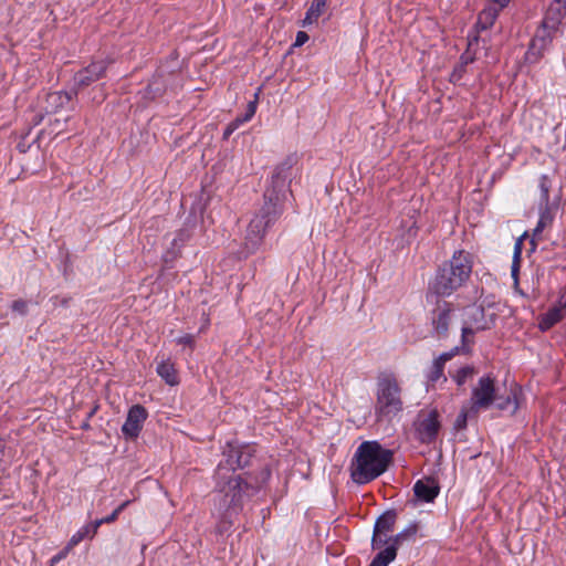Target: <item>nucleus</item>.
<instances>
[{"mask_svg":"<svg viewBox=\"0 0 566 566\" xmlns=\"http://www.w3.org/2000/svg\"><path fill=\"white\" fill-rule=\"evenodd\" d=\"M293 160L287 158L276 166L271 184L263 195V203L251 219L244 237L242 253L244 258L255 253L263 243L269 230L280 220L284 212V202L292 176Z\"/></svg>","mask_w":566,"mask_h":566,"instance_id":"f257e3e1","label":"nucleus"},{"mask_svg":"<svg viewBox=\"0 0 566 566\" xmlns=\"http://www.w3.org/2000/svg\"><path fill=\"white\" fill-rule=\"evenodd\" d=\"M216 492L219 494V511L224 518L238 515L260 490L259 479L251 472L235 474L223 470L222 465L216 469Z\"/></svg>","mask_w":566,"mask_h":566,"instance_id":"f03ea898","label":"nucleus"},{"mask_svg":"<svg viewBox=\"0 0 566 566\" xmlns=\"http://www.w3.org/2000/svg\"><path fill=\"white\" fill-rule=\"evenodd\" d=\"M472 264V255L469 252L455 251L449 261L439 266L429 283L427 301L430 302L432 297L450 296L460 289L469 280Z\"/></svg>","mask_w":566,"mask_h":566,"instance_id":"7ed1b4c3","label":"nucleus"},{"mask_svg":"<svg viewBox=\"0 0 566 566\" xmlns=\"http://www.w3.org/2000/svg\"><path fill=\"white\" fill-rule=\"evenodd\" d=\"M391 461L392 452L378 441H364L350 463L352 480L359 485L367 484L385 473Z\"/></svg>","mask_w":566,"mask_h":566,"instance_id":"20e7f679","label":"nucleus"},{"mask_svg":"<svg viewBox=\"0 0 566 566\" xmlns=\"http://www.w3.org/2000/svg\"><path fill=\"white\" fill-rule=\"evenodd\" d=\"M401 389L392 375L380 377L377 382L375 412L378 419L397 415L402 410Z\"/></svg>","mask_w":566,"mask_h":566,"instance_id":"39448f33","label":"nucleus"},{"mask_svg":"<svg viewBox=\"0 0 566 566\" xmlns=\"http://www.w3.org/2000/svg\"><path fill=\"white\" fill-rule=\"evenodd\" d=\"M255 458V449L251 444H241L237 441L227 442L222 450V465L224 471L235 472L252 465Z\"/></svg>","mask_w":566,"mask_h":566,"instance_id":"423d86ee","label":"nucleus"},{"mask_svg":"<svg viewBox=\"0 0 566 566\" xmlns=\"http://www.w3.org/2000/svg\"><path fill=\"white\" fill-rule=\"evenodd\" d=\"M436 305L430 312V319L433 334L437 338H447L449 327L455 315V306L453 303L436 297Z\"/></svg>","mask_w":566,"mask_h":566,"instance_id":"0eeeda50","label":"nucleus"},{"mask_svg":"<svg viewBox=\"0 0 566 566\" xmlns=\"http://www.w3.org/2000/svg\"><path fill=\"white\" fill-rule=\"evenodd\" d=\"M495 400V379L490 375L483 376L472 389L470 411L476 416L480 410L489 409Z\"/></svg>","mask_w":566,"mask_h":566,"instance_id":"6e6552de","label":"nucleus"},{"mask_svg":"<svg viewBox=\"0 0 566 566\" xmlns=\"http://www.w3.org/2000/svg\"><path fill=\"white\" fill-rule=\"evenodd\" d=\"M108 62L105 60L93 61L87 66L77 71L74 75V88L76 94L93 83L103 78L106 74Z\"/></svg>","mask_w":566,"mask_h":566,"instance_id":"1a4fd4ad","label":"nucleus"},{"mask_svg":"<svg viewBox=\"0 0 566 566\" xmlns=\"http://www.w3.org/2000/svg\"><path fill=\"white\" fill-rule=\"evenodd\" d=\"M557 36V34L538 27L525 53L526 62L532 64L537 63L544 56V53L547 51L553 40Z\"/></svg>","mask_w":566,"mask_h":566,"instance_id":"9d476101","label":"nucleus"},{"mask_svg":"<svg viewBox=\"0 0 566 566\" xmlns=\"http://www.w3.org/2000/svg\"><path fill=\"white\" fill-rule=\"evenodd\" d=\"M147 417L148 412L142 405H134L129 408L126 420L122 426V432L126 440L138 438Z\"/></svg>","mask_w":566,"mask_h":566,"instance_id":"9b49d317","label":"nucleus"},{"mask_svg":"<svg viewBox=\"0 0 566 566\" xmlns=\"http://www.w3.org/2000/svg\"><path fill=\"white\" fill-rule=\"evenodd\" d=\"M439 412L437 409L429 411L428 416L422 419L417 428L419 439L423 443H430L436 440L440 430Z\"/></svg>","mask_w":566,"mask_h":566,"instance_id":"f8f14e48","label":"nucleus"},{"mask_svg":"<svg viewBox=\"0 0 566 566\" xmlns=\"http://www.w3.org/2000/svg\"><path fill=\"white\" fill-rule=\"evenodd\" d=\"M76 96V91H57V92H50L45 95L44 99V111L50 113H56L62 108H65L67 105H71V108H74L73 106V98Z\"/></svg>","mask_w":566,"mask_h":566,"instance_id":"ddd939ff","label":"nucleus"},{"mask_svg":"<svg viewBox=\"0 0 566 566\" xmlns=\"http://www.w3.org/2000/svg\"><path fill=\"white\" fill-rule=\"evenodd\" d=\"M439 492V482L432 476L418 480L413 485L415 496L417 500L421 502H433L434 499L438 496Z\"/></svg>","mask_w":566,"mask_h":566,"instance_id":"4468645a","label":"nucleus"},{"mask_svg":"<svg viewBox=\"0 0 566 566\" xmlns=\"http://www.w3.org/2000/svg\"><path fill=\"white\" fill-rule=\"evenodd\" d=\"M397 517L398 515L396 510H387L377 517L373 533L377 535V533L392 532L397 522Z\"/></svg>","mask_w":566,"mask_h":566,"instance_id":"2eb2a0df","label":"nucleus"},{"mask_svg":"<svg viewBox=\"0 0 566 566\" xmlns=\"http://www.w3.org/2000/svg\"><path fill=\"white\" fill-rule=\"evenodd\" d=\"M500 10L496 9L494 4H488L478 15V21L475 23V29L478 31H484L491 28L497 15Z\"/></svg>","mask_w":566,"mask_h":566,"instance_id":"dca6fc26","label":"nucleus"},{"mask_svg":"<svg viewBox=\"0 0 566 566\" xmlns=\"http://www.w3.org/2000/svg\"><path fill=\"white\" fill-rule=\"evenodd\" d=\"M564 317L563 311H560V306L551 307L545 314H543L538 322V328L542 332H547L554 325L562 321Z\"/></svg>","mask_w":566,"mask_h":566,"instance_id":"f3484780","label":"nucleus"},{"mask_svg":"<svg viewBox=\"0 0 566 566\" xmlns=\"http://www.w3.org/2000/svg\"><path fill=\"white\" fill-rule=\"evenodd\" d=\"M157 374L169 386H175L179 382L175 366L169 360H163L157 365Z\"/></svg>","mask_w":566,"mask_h":566,"instance_id":"a211bd4d","label":"nucleus"},{"mask_svg":"<svg viewBox=\"0 0 566 566\" xmlns=\"http://www.w3.org/2000/svg\"><path fill=\"white\" fill-rule=\"evenodd\" d=\"M397 557V551L394 546H386L376 554L368 566H388Z\"/></svg>","mask_w":566,"mask_h":566,"instance_id":"6ab92c4d","label":"nucleus"},{"mask_svg":"<svg viewBox=\"0 0 566 566\" xmlns=\"http://www.w3.org/2000/svg\"><path fill=\"white\" fill-rule=\"evenodd\" d=\"M418 532V524L411 523L405 530L397 533L396 535H391V545L398 552V548L403 544V542L411 539Z\"/></svg>","mask_w":566,"mask_h":566,"instance_id":"aec40b11","label":"nucleus"},{"mask_svg":"<svg viewBox=\"0 0 566 566\" xmlns=\"http://www.w3.org/2000/svg\"><path fill=\"white\" fill-rule=\"evenodd\" d=\"M99 527V523H91L84 525L70 539L69 546L73 547L81 543L87 536H94Z\"/></svg>","mask_w":566,"mask_h":566,"instance_id":"412c9836","label":"nucleus"},{"mask_svg":"<svg viewBox=\"0 0 566 566\" xmlns=\"http://www.w3.org/2000/svg\"><path fill=\"white\" fill-rule=\"evenodd\" d=\"M448 355H440L432 363L430 371L428 374V380L432 384L437 382L443 377L444 364L448 361Z\"/></svg>","mask_w":566,"mask_h":566,"instance_id":"4be33fe9","label":"nucleus"},{"mask_svg":"<svg viewBox=\"0 0 566 566\" xmlns=\"http://www.w3.org/2000/svg\"><path fill=\"white\" fill-rule=\"evenodd\" d=\"M191 238V232L188 229H181L178 231L176 238L172 240V249L166 254V259L171 255V259L177 256L179 249Z\"/></svg>","mask_w":566,"mask_h":566,"instance_id":"5701e85b","label":"nucleus"},{"mask_svg":"<svg viewBox=\"0 0 566 566\" xmlns=\"http://www.w3.org/2000/svg\"><path fill=\"white\" fill-rule=\"evenodd\" d=\"M539 207L549 205V190H551V180L547 175H542L539 178Z\"/></svg>","mask_w":566,"mask_h":566,"instance_id":"b1692460","label":"nucleus"},{"mask_svg":"<svg viewBox=\"0 0 566 566\" xmlns=\"http://www.w3.org/2000/svg\"><path fill=\"white\" fill-rule=\"evenodd\" d=\"M496 405V408L499 410H506L509 409L511 406H513L512 408V412L514 413L517 408H518V403H517V399H516V394L515 391H513L511 395H509L507 397L505 398H502V397H497L496 396V400L494 402Z\"/></svg>","mask_w":566,"mask_h":566,"instance_id":"393cba45","label":"nucleus"},{"mask_svg":"<svg viewBox=\"0 0 566 566\" xmlns=\"http://www.w3.org/2000/svg\"><path fill=\"white\" fill-rule=\"evenodd\" d=\"M165 91L163 81L160 76H155L153 81L147 86V94L155 98L157 96H160Z\"/></svg>","mask_w":566,"mask_h":566,"instance_id":"a878e982","label":"nucleus"},{"mask_svg":"<svg viewBox=\"0 0 566 566\" xmlns=\"http://www.w3.org/2000/svg\"><path fill=\"white\" fill-rule=\"evenodd\" d=\"M539 27H542V28L551 31V33H555L557 35L563 33L560 21L554 20L546 14H545L544 19L542 20Z\"/></svg>","mask_w":566,"mask_h":566,"instance_id":"bb28decb","label":"nucleus"},{"mask_svg":"<svg viewBox=\"0 0 566 566\" xmlns=\"http://www.w3.org/2000/svg\"><path fill=\"white\" fill-rule=\"evenodd\" d=\"M475 373V369L472 366H463L461 367L457 374L453 376L454 381L459 387L463 386L469 377H471Z\"/></svg>","mask_w":566,"mask_h":566,"instance_id":"cd10ccee","label":"nucleus"},{"mask_svg":"<svg viewBox=\"0 0 566 566\" xmlns=\"http://www.w3.org/2000/svg\"><path fill=\"white\" fill-rule=\"evenodd\" d=\"M385 545H391V536L388 535V533H373L371 536V548L373 549H380Z\"/></svg>","mask_w":566,"mask_h":566,"instance_id":"c85d7f7f","label":"nucleus"},{"mask_svg":"<svg viewBox=\"0 0 566 566\" xmlns=\"http://www.w3.org/2000/svg\"><path fill=\"white\" fill-rule=\"evenodd\" d=\"M461 332L462 353L468 354L470 352V344L473 342L470 337L474 335V331L471 327L463 326Z\"/></svg>","mask_w":566,"mask_h":566,"instance_id":"c756f323","label":"nucleus"},{"mask_svg":"<svg viewBox=\"0 0 566 566\" xmlns=\"http://www.w3.org/2000/svg\"><path fill=\"white\" fill-rule=\"evenodd\" d=\"M471 415H474L473 412L469 410H467L465 408H462L461 411L459 412V415L457 416L455 418V421H454V429L455 430H463L467 428V424H468V419Z\"/></svg>","mask_w":566,"mask_h":566,"instance_id":"7c9ffc66","label":"nucleus"},{"mask_svg":"<svg viewBox=\"0 0 566 566\" xmlns=\"http://www.w3.org/2000/svg\"><path fill=\"white\" fill-rule=\"evenodd\" d=\"M560 1L562 0H555V2L549 6L545 14L554 20H559L562 22L564 13L563 8L560 6Z\"/></svg>","mask_w":566,"mask_h":566,"instance_id":"2f4dec72","label":"nucleus"},{"mask_svg":"<svg viewBox=\"0 0 566 566\" xmlns=\"http://www.w3.org/2000/svg\"><path fill=\"white\" fill-rule=\"evenodd\" d=\"M258 94H255V99L248 103L247 111L243 115L238 116V122L245 123L249 122L256 111V103H258Z\"/></svg>","mask_w":566,"mask_h":566,"instance_id":"473e14b6","label":"nucleus"},{"mask_svg":"<svg viewBox=\"0 0 566 566\" xmlns=\"http://www.w3.org/2000/svg\"><path fill=\"white\" fill-rule=\"evenodd\" d=\"M327 0H313L310 9V14H314L315 19L323 13Z\"/></svg>","mask_w":566,"mask_h":566,"instance_id":"72a5a7b5","label":"nucleus"},{"mask_svg":"<svg viewBox=\"0 0 566 566\" xmlns=\"http://www.w3.org/2000/svg\"><path fill=\"white\" fill-rule=\"evenodd\" d=\"M539 211H541L539 220L542 222H544L547 226L548 223H551L553 221V213L551 211L549 205L539 207Z\"/></svg>","mask_w":566,"mask_h":566,"instance_id":"f704fd0d","label":"nucleus"},{"mask_svg":"<svg viewBox=\"0 0 566 566\" xmlns=\"http://www.w3.org/2000/svg\"><path fill=\"white\" fill-rule=\"evenodd\" d=\"M11 308L13 312H17L21 315H25L27 312H28V305H27V302L23 301V300H15L12 305H11Z\"/></svg>","mask_w":566,"mask_h":566,"instance_id":"c9c22d12","label":"nucleus"},{"mask_svg":"<svg viewBox=\"0 0 566 566\" xmlns=\"http://www.w3.org/2000/svg\"><path fill=\"white\" fill-rule=\"evenodd\" d=\"M527 237V232H524L521 238H518L514 244V253L513 259H521L522 250H523V240Z\"/></svg>","mask_w":566,"mask_h":566,"instance_id":"e433bc0d","label":"nucleus"},{"mask_svg":"<svg viewBox=\"0 0 566 566\" xmlns=\"http://www.w3.org/2000/svg\"><path fill=\"white\" fill-rule=\"evenodd\" d=\"M177 344L188 346L190 348H193L195 346V336L191 334H186L184 336H180L176 339Z\"/></svg>","mask_w":566,"mask_h":566,"instance_id":"4c0bfd02","label":"nucleus"},{"mask_svg":"<svg viewBox=\"0 0 566 566\" xmlns=\"http://www.w3.org/2000/svg\"><path fill=\"white\" fill-rule=\"evenodd\" d=\"M520 266H521V259H513L512 266H511V275L514 279L515 283H517V280H518Z\"/></svg>","mask_w":566,"mask_h":566,"instance_id":"58836bf2","label":"nucleus"},{"mask_svg":"<svg viewBox=\"0 0 566 566\" xmlns=\"http://www.w3.org/2000/svg\"><path fill=\"white\" fill-rule=\"evenodd\" d=\"M242 123L241 122H238V117L231 122L227 128L224 129V133H223V138H229V136L241 125Z\"/></svg>","mask_w":566,"mask_h":566,"instance_id":"ea45409f","label":"nucleus"},{"mask_svg":"<svg viewBox=\"0 0 566 566\" xmlns=\"http://www.w3.org/2000/svg\"><path fill=\"white\" fill-rule=\"evenodd\" d=\"M118 515L119 513L116 510H114L109 515H107L104 518L96 520L94 523H99V526L104 523H112L117 520Z\"/></svg>","mask_w":566,"mask_h":566,"instance_id":"a19ab883","label":"nucleus"},{"mask_svg":"<svg viewBox=\"0 0 566 566\" xmlns=\"http://www.w3.org/2000/svg\"><path fill=\"white\" fill-rule=\"evenodd\" d=\"M308 40V35L304 31H298L295 39L296 46L303 45Z\"/></svg>","mask_w":566,"mask_h":566,"instance_id":"79ce46f5","label":"nucleus"},{"mask_svg":"<svg viewBox=\"0 0 566 566\" xmlns=\"http://www.w3.org/2000/svg\"><path fill=\"white\" fill-rule=\"evenodd\" d=\"M462 353V345L453 347L451 350L442 353L441 355H448V360L452 359L455 355Z\"/></svg>","mask_w":566,"mask_h":566,"instance_id":"37998d69","label":"nucleus"},{"mask_svg":"<svg viewBox=\"0 0 566 566\" xmlns=\"http://www.w3.org/2000/svg\"><path fill=\"white\" fill-rule=\"evenodd\" d=\"M546 227V224L544 222H542L541 220H538L537 222V226L536 228L534 229L533 231V240H532V243H534V238L539 235L542 233V231L544 230V228Z\"/></svg>","mask_w":566,"mask_h":566,"instance_id":"c03bdc74","label":"nucleus"},{"mask_svg":"<svg viewBox=\"0 0 566 566\" xmlns=\"http://www.w3.org/2000/svg\"><path fill=\"white\" fill-rule=\"evenodd\" d=\"M510 0H491L489 4H494L500 11L509 4Z\"/></svg>","mask_w":566,"mask_h":566,"instance_id":"a18cd8bd","label":"nucleus"},{"mask_svg":"<svg viewBox=\"0 0 566 566\" xmlns=\"http://www.w3.org/2000/svg\"><path fill=\"white\" fill-rule=\"evenodd\" d=\"M51 126L53 127V132L55 130L56 135H59L63 130V125L60 118H55L54 122L51 123Z\"/></svg>","mask_w":566,"mask_h":566,"instance_id":"49530a36","label":"nucleus"},{"mask_svg":"<svg viewBox=\"0 0 566 566\" xmlns=\"http://www.w3.org/2000/svg\"><path fill=\"white\" fill-rule=\"evenodd\" d=\"M25 137H22V139L18 143L17 147L20 150V153H25L29 149V145L24 142Z\"/></svg>","mask_w":566,"mask_h":566,"instance_id":"de8ad7c7","label":"nucleus"},{"mask_svg":"<svg viewBox=\"0 0 566 566\" xmlns=\"http://www.w3.org/2000/svg\"><path fill=\"white\" fill-rule=\"evenodd\" d=\"M317 19L314 18V14H310V9L306 12L305 19L303 21V25L310 24L313 21H316Z\"/></svg>","mask_w":566,"mask_h":566,"instance_id":"09e8293b","label":"nucleus"},{"mask_svg":"<svg viewBox=\"0 0 566 566\" xmlns=\"http://www.w3.org/2000/svg\"><path fill=\"white\" fill-rule=\"evenodd\" d=\"M129 503L130 501L127 500L123 502L120 505H118L115 510L120 514L129 505Z\"/></svg>","mask_w":566,"mask_h":566,"instance_id":"8fccbe9b","label":"nucleus"},{"mask_svg":"<svg viewBox=\"0 0 566 566\" xmlns=\"http://www.w3.org/2000/svg\"><path fill=\"white\" fill-rule=\"evenodd\" d=\"M82 430H88L91 428L90 420L86 418L80 426Z\"/></svg>","mask_w":566,"mask_h":566,"instance_id":"3c124183","label":"nucleus"},{"mask_svg":"<svg viewBox=\"0 0 566 566\" xmlns=\"http://www.w3.org/2000/svg\"><path fill=\"white\" fill-rule=\"evenodd\" d=\"M43 119V115H35L33 118L34 125H39Z\"/></svg>","mask_w":566,"mask_h":566,"instance_id":"603ef678","label":"nucleus"},{"mask_svg":"<svg viewBox=\"0 0 566 566\" xmlns=\"http://www.w3.org/2000/svg\"><path fill=\"white\" fill-rule=\"evenodd\" d=\"M96 410H97V407H94V408H93V409L87 413V417H86V418L90 420V419L95 415Z\"/></svg>","mask_w":566,"mask_h":566,"instance_id":"864d4df0","label":"nucleus"},{"mask_svg":"<svg viewBox=\"0 0 566 566\" xmlns=\"http://www.w3.org/2000/svg\"><path fill=\"white\" fill-rule=\"evenodd\" d=\"M104 97H105V96H104V94L102 93V94L99 95V98L97 99V102H98V103H99V102H102V101L104 99Z\"/></svg>","mask_w":566,"mask_h":566,"instance_id":"5fc2aeb1","label":"nucleus"},{"mask_svg":"<svg viewBox=\"0 0 566 566\" xmlns=\"http://www.w3.org/2000/svg\"><path fill=\"white\" fill-rule=\"evenodd\" d=\"M263 473L266 475V478L270 475V471L269 470H264Z\"/></svg>","mask_w":566,"mask_h":566,"instance_id":"6e6d98bb","label":"nucleus"},{"mask_svg":"<svg viewBox=\"0 0 566 566\" xmlns=\"http://www.w3.org/2000/svg\"><path fill=\"white\" fill-rule=\"evenodd\" d=\"M69 119H70V117H65V118L63 119V123L65 124Z\"/></svg>","mask_w":566,"mask_h":566,"instance_id":"4d7b16f0","label":"nucleus"}]
</instances>
